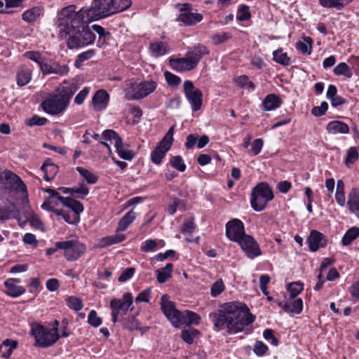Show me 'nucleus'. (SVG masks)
Instances as JSON below:
<instances>
[{
  "instance_id": "nucleus-15",
  "label": "nucleus",
  "mask_w": 359,
  "mask_h": 359,
  "mask_svg": "<svg viewBox=\"0 0 359 359\" xmlns=\"http://www.w3.org/2000/svg\"><path fill=\"white\" fill-rule=\"evenodd\" d=\"M243 223L238 219H233L226 224V236L231 241L238 243L245 236Z\"/></svg>"
},
{
  "instance_id": "nucleus-64",
  "label": "nucleus",
  "mask_w": 359,
  "mask_h": 359,
  "mask_svg": "<svg viewBox=\"0 0 359 359\" xmlns=\"http://www.w3.org/2000/svg\"><path fill=\"white\" fill-rule=\"evenodd\" d=\"M135 273V269L134 268H127L124 269L120 276L118 277V281L119 282H126L130 278H132V276Z\"/></svg>"
},
{
  "instance_id": "nucleus-59",
  "label": "nucleus",
  "mask_w": 359,
  "mask_h": 359,
  "mask_svg": "<svg viewBox=\"0 0 359 359\" xmlns=\"http://www.w3.org/2000/svg\"><path fill=\"white\" fill-rule=\"evenodd\" d=\"M53 74L60 76L67 75L69 72V67L66 65H60L57 62L53 63Z\"/></svg>"
},
{
  "instance_id": "nucleus-24",
  "label": "nucleus",
  "mask_w": 359,
  "mask_h": 359,
  "mask_svg": "<svg viewBox=\"0 0 359 359\" xmlns=\"http://www.w3.org/2000/svg\"><path fill=\"white\" fill-rule=\"evenodd\" d=\"M347 205L349 210L359 217V191L353 188L348 195Z\"/></svg>"
},
{
  "instance_id": "nucleus-57",
  "label": "nucleus",
  "mask_w": 359,
  "mask_h": 359,
  "mask_svg": "<svg viewBox=\"0 0 359 359\" xmlns=\"http://www.w3.org/2000/svg\"><path fill=\"white\" fill-rule=\"evenodd\" d=\"M164 76L166 81L170 86H178L181 82L180 78L171 72H165Z\"/></svg>"
},
{
  "instance_id": "nucleus-11",
  "label": "nucleus",
  "mask_w": 359,
  "mask_h": 359,
  "mask_svg": "<svg viewBox=\"0 0 359 359\" xmlns=\"http://www.w3.org/2000/svg\"><path fill=\"white\" fill-rule=\"evenodd\" d=\"M133 302V296L130 292L125 293L121 299L114 298L111 300V320L114 323L118 321V316H124L127 313Z\"/></svg>"
},
{
  "instance_id": "nucleus-38",
  "label": "nucleus",
  "mask_w": 359,
  "mask_h": 359,
  "mask_svg": "<svg viewBox=\"0 0 359 359\" xmlns=\"http://www.w3.org/2000/svg\"><path fill=\"white\" fill-rule=\"evenodd\" d=\"M41 15V10L39 8L34 7L25 11L22 15V19L28 22H32L35 21L37 18H39Z\"/></svg>"
},
{
  "instance_id": "nucleus-8",
  "label": "nucleus",
  "mask_w": 359,
  "mask_h": 359,
  "mask_svg": "<svg viewBox=\"0 0 359 359\" xmlns=\"http://www.w3.org/2000/svg\"><path fill=\"white\" fill-rule=\"evenodd\" d=\"M101 144L104 145L111 153L110 144H114L119 157L125 160H131L134 155L133 152L125 147L120 136L112 130H106L102 133Z\"/></svg>"
},
{
  "instance_id": "nucleus-62",
  "label": "nucleus",
  "mask_w": 359,
  "mask_h": 359,
  "mask_svg": "<svg viewBox=\"0 0 359 359\" xmlns=\"http://www.w3.org/2000/svg\"><path fill=\"white\" fill-rule=\"evenodd\" d=\"M72 191L78 194L80 198H83L88 194L89 189L85 184H80L78 187H73Z\"/></svg>"
},
{
  "instance_id": "nucleus-30",
  "label": "nucleus",
  "mask_w": 359,
  "mask_h": 359,
  "mask_svg": "<svg viewBox=\"0 0 359 359\" xmlns=\"http://www.w3.org/2000/svg\"><path fill=\"white\" fill-rule=\"evenodd\" d=\"M281 104V100L278 96L274 94L266 95L262 102V106L266 111H271L279 107Z\"/></svg>"
},
{
  "instance_id": "nucleus-51",
  "label": "nucleus",
  "mask_w": 359,
  "mask_h": 359,
  "mask_svg": "<svg viewBox=\"0 0 359 359\" xmlns=\"http://www.w3.org/2000/svg\"><path fill=\"white\" fill-rule=\"evenodd\" d=\"M358 158V152L355 147L349 148L347 151V156L345 160V163L347 166L353 164Z\"/></svg>"
},
{
  "instance_id": "nucleus-31",
  "label": "nucleus",
  "mask_w": 359,
  "mask_h": 359,
  "mask_svg": "<svg viewBox=\"0 0 359 359\" xmlns=\"http://www.w3.org/2000/svg\"><path fill=\"white\" fill-rule=\"evenodd\" d=\"M172 271L173 265L171 263H168L165 267L156 270V274L158 283H164L172 277Z\"/></svg>"
},
{
  "instance_id": "nucleus-58",
  "label": "nucleus",
  "mask_w": 359,
  "mask_h": 359,
  "mask_svg": "<svg viewBox=\"0 0 359 359\" xmlns=\"http://www.w3.org/2000/svg\"><path fill=\"white\" fill-rule=\"evenodd\" d=\"M24 55L28 59L39 64V67H41V64L44 61L39 52L28 51L26 52Z\"/></svg>"
},
{
  "instance_id": "nucleus-6",
  "label": "nucleus",
  "mask_w": 359,
  "mask_h": 359,
  "mask_svg": "<svg viewBox=\"0 0 359 359\" xmlns=\"http://www.w3.org/2000/svg\"><path fill=\"white\" fill-rule=\"evenodd\" d=\"M86 21H94L114 14L113 0H94L91 8H81Z\"/></svg>"
},
{
  "instance_id": "nucleus-5",
  "label": "nucleus",
  "mask_w": 359,
  "mask_h": 359,
  "mask_svg": "<svg viewBox=\"0 0 359 359\" xmlns=\"http://www.w3.org/2000/svg\"><path fill=\"white\" fill-rule=\"evenodd\" d=\"M58 320L54 321L53 327L48 329L43 325L34 323L31 325V334L35 339V346L48 347L53 345L60 338L58 334Z\"/></svg>"
},
{
  "instance_id": "nucleus-13",
  "label": "nucleus",
  "mask_w": 359,
  "mask_h": 359,
  "mask_svg": "<svg viewBox=\"0 0 359 359\" xmlns=\"http://www.w3.org/2000/svg\"><path fill=\"white\" fill-rule=\"evenodd\" d=\"M180 6V14L177 18L178 22L186 26H193L203 20L201 13L193 12L189 4H183Z\"/></svg>"
},
{
  "instance_id": "nucleus-4",
  "label": "nucleus",
  "mask_w": 359,
  "mask_h": 359,
  "mask_svg": "<svg viewBox=\"0 0 359 359\" xmlns=\"http://www.w3.org/2000/svg\"><path fill=\"white\" fill-rule=\"evenodd\" d=\"M75 91L74 86L62 87L58 93L50 95L42 102V109L45 112L51 115L62 113L67 107Z\"/></svg>"
},
{
  "instance_id": "nucleus-23",
  "label": "nucleus",
  "mask_w": 359,
  "mask_h": 359,
  "mask_svg": "<svg viewBox=\"0 0 359 359\" xmlns=\"http://www.w3.org/2000/svg\"><path fill=\"white\" fill-rule=\"evenodd\" d=\"M326 130L328 133L332 135L337 134H348L349 133V127L344 122L340 121H332L327 123Z\"/></svg>"
},
{
  "instance_id": "nucleus-18",
  "label": "nucleus",
  "mask_w": 359,
  "mask_h": 359,
  "mask_svg": "<svg viewBox=\"0 0 359 359\" xmlns=\"http://www.w3.org/2000/svg\"><path fill=\"white\" fill-rule=\"evenodd\" d=\"M109 95L105 90H98L92 98V105L95 111H103L108 105Z\"/></svg>"
},
{
  "instance_id": "nucleus-35",
  "label": "nucleus",
  "mask_w": 359,
  "mask_h": 359,
  "mask_svg": "<svg viewBox=\"0 0 359 359\" xmlns=\"http://www.w3.org/2000/svg\"><path fill=\"white\" fill-rule=\"evenodd\" d=\"M312 39L309 36L303 37L302 41H299L296 43V48L302 54L309 55L312 48Z\"/></svg>"
},
{
  "instance_id": "nucleus-26",
  "label": "nucleus",
  "mask_w": 359,
  "mask_h": 359,
  "mask_svg": "<svg viewBox=\"0 0 359 359\" xmlns=\"http://www.w3.org/2000/svg\"><path fill=\"white\" fill-rule=\"evenodd\" d=\"M149 50L153 57H158L167 54L169 52V48L165 43L156 41L150 43Z\"/></svg>"
},
{
  "instance_id": "nucleus-29",
  "label": "nucleus",
  "mask_w": 359,
  "mask_h": 359,
  "mask_svg": "<svg viewBox=\"0 0 359 359\" xmlns=\"http://www.w3.org/2000/svg\"><path fill=\"white\" fill-rule=\"evenodd\" d=\"M138 83L140 93V96H141V99L147 97L153 93L157 87L156 82L152 80L143 81Z\"/></svg>"
},
{
  "instance_id": "nucleus-27",
  "label": "nucleus",
  "mask_w": 359,
  "mask_h": 359,
  "mask_svg": "<svg viewBox=\"0 0 359 359\" xmlns=\"http://www.w3.org/2000/svg\"><path fill=\"white\" fill-rule=\"evenodd\" d=\"M60 202L62 205L70 208L76 215H79L83 211V205L78 201L69 197H60Z\"/></svg>"
},
{
  "instance_id": "nucleus-12",
  "label": "nucleus",
  "mask_w": 359,
  "mask_h": 359,
  "mask_svg": "<svg viewBox=\"0 0 359 359\" xmlns=\"http://www.w3.org/2000/svg\"><path fill=\"white\" fill-rule=\"evenodd\" d=\"M184 93L186 98L191 105L193 111L199 110L202 106V92L194 87L191 81H185L183 84Z\"/></svg>"
},
{
  "instance_id": "nucleus-37",
  "label": "nucleus",
  "mask_w": 359,
  "mask_h": 359,
  "mask_svg": "<svg viewBox=\"0 0 359 359\" xmlns=\"http://www.w3.org/2000/svg\"><path fill=\"white\" fill-rule=\"evenodd\" d=\"M334 74L337 76H344L350 79L352 77L353 73L350 67L346 62H340L334 68Z\"/></svg>"
},
{
  "instance_id": "nucleus-53",
  "label": "nucleus",
  "mask_w": 359,
  "mask_h": 359,
  "mask_svg": "<svg viewBox=\"0 0 359 359\" xmlns=\"http://www.w3.org/2000/svg\"><path fill=\"white\" fill-rule=\"evenodd\" d=\"M263 140L262 139H256L252 144L249 153L252 156H256L260 153L263 147Z\"/></svg>"
},
{
  "instance_id": "nucleus-28",
  "label": "nucleus",
  "mask_w": 359,
  "mask_h": 359,
  "mask_svg": "<svg viewBox=\"0 0 359 359\" xmlns=\"http://www.w3.org/2000/svg\"><path fill=\"white\" fill-rule=\"evenodd\" d=\"M44 173V179L47 182H50L58 172L59 168L50 161H46L41 168Z\"/></svg>"
},
{
  "instance_id": "nucleus-41",
  "label": "nucleus",
  "mask_w": 359,
  "mask_h": 359,
  "mask_svg": "<svg viewBox=\"0 0 359 359\" xmlns=\"http://www.w3.org/2000/svg\"><path fill=\"white\" fill-rule=\"evenodd\" d=\"M319 4L324 8L340 10L344 6V0H319Z\"/></svg>"
},
{
  "instance_id": "nucleus-2",
  "label": "nucleus",
  "mask_w": 359,
  "mask_h": 359,
  "mask_svg": "<svg viewBox=\"0 0 359 359\" xmlns=\"http://www.w3.org/2000/svg\"><path fill=\"white\" fill-rule=\"evenodd\" d=\"M215 327L233 334L242 332L255 321L248 307L240 302H229L221 305L217 311L209 314Z\"/></svg>"
},
{
  "instance_id": "nucleus-48",
  "label": "nucleus",
  "mask_w": 359,
  "mask_h": 359,
  "mask_svg": "<svg viewBox=\"0 0 359 359\" xmlns=\"http://www.w3.org/2000/svg\"><path fill=\"white\" fill-rule=\"evenodd\" d=\"M170 163L172 167L180 172H184L187 168L182 158L180 156H175L170 158Z\"/></svg>"
},
{
  "instance_id": "nucleus-46",
  "label": "nucleus",
  "mask_w": 359,
  "mask_h": 359,
  "mask_svg": "<svg viewBox=\"0 0 359 359\" xmlns=\"http://www.w3.org/2000/svg\"><path fill=\"white\" fill-rule=\"evenodd\" d=\"M132 4L130 0H113L114 13L123 11Z\"/></svg>"
},
{
  "instance_id": "nucleus-20",
  "label": "nucleus",
  "mask_w": 359,
  "mask_h": 359,
  "mask_svg": "<svg viewBox=\"0 0 359 359\" xmlns=\"http://www.w3.org/2000/svg\"><path fill=\"white\" fill-rule=\"evenodd\" d=\"M278 306L281 307L284 311L291 315H297L302 313L303 310V301L300 298L292 299L285 302H280Z\"/></svg>"
},
{
  "instance_id": "nucleus-60",
  "label": "nucleus",
  "mask_w": 359,
  "mask_h": 359,
  "mask_svg": "<svg viewBox=\"0 0 359 359\" xmlns=\"http://www.w3.org/2000/svg\"><path fill=\"white\" fill-rule=\"evenodd\" d=\"M157 243L155 240L149 239L145 241L141 245V250L143 252H150L156 249Z\"/></svg>"
},
{
  "instance_id": "nucleus-34",
  "label": "nucleus",
  "mask_w": 359,
  "mask_h": 359,
  "mask_svg": "<svg viewBox=\"0 0 359 359\" xmlns=\"http://www.w3.org/2000/svg\"><path fill=\"white\" fill-rule=\"evenodd\" d=\"M273 60L285 67L289 66L291 64V60L287 56L286 53H284L282 48L278 49L273 52Z\"/></svg>"
},
{
  "instance_id": "nucleus-39",
  "label": "nucleus",
  "mask_w": 359,
  "mask_h": 359,
  "mask_svg": "<svg viewBox=\"0 0 359 359\" xmlns=\"http://www.w3.org/2000/svg\"><path fill=\"white\" fill-rule=\"evenodd\" d=\"M359 236V228L352 227L349 229L342 238V244L344 245H349Z\"/></svg>"
},
{
  "instance_id": "nucleus-7",
  "label": "nucleus",
  "mask_w": 359,
  "mask_h": 359,
  "mask_svg": "<svg viewBox=\"0 0 359 359\" xmlns=\"http://www.w3.org/2000/svg\"><path fill=\"white\" fill-rule=\"evenodd\" d=\"M273 198L272 190L266 183H259L252 191L250 203L254 210H263L267 203Z\"/></svg>"
},
{
  "instance_id": "nucleus-47",
  "label": "nucleus",
  "mask_w": 359,
  "mask_h": 359,
  "mask_svg": "<svg viewBox=\"0 0 359 359\" xmlns=\"http://www.w3.org/2000/svg\"><path fill=\"white\" fill-rule=\"evenodd\" d=\"M177 209L184 210V205L182 201L177 198H174L172 199L171 203L168 207V212L170 215H174Z\"/></svg>"
},
{
  "instance_id": "nucleus-32",
  "label": "nucleus",
  "mask_w": 359,
  "mask_h": 359,
  "mask_svg": "<svg viewBox=\"0 0 359 359\" xmlns=\"http://www.w3.org/2000/svg\"><path fill=\"white\" fill-rule=\"evenodd\" d=\"M136 213L131 210L126 215H124L118 222L117 231H123L127 229L128 226L135 220Z\"/></svg>"
},
{
  "instance_id": "nucleus-40",
  "label": "nucleus",
  "mask_w": 359,
  "mask_h": 359,
  "mask_svg": "<svg viewBox=\"0 0 359 359\" xmlns=\"http://www.w3.org/2000/svg\"><path fill=\"white\" fill-rule=\"evenodd\" d=\"M304 290V285L299 281L294 282L287 285V290L292 299L295 298Z\"/></svg>"
},
{
  "instance_id": "nucleus-52",
  "label": "nucleus",
  "mask_w": 359,
  "mask_h": 359,
  "mask_svg": "<svg viewBox=\"0 0 359 359\" xmlns=\"http://www.w3.org/2000/svg\"><path fill=\"white\" fill-rule=\"evenodd\" d=\"M224 285L222 280H218L211 287L210 294L212 297H217L224 290Z\"/></svg>"
},
{
  "instance_id": "nucleus-25",
  "label": "nucleus",
  "mask_w": 359,
  "mask_h": 359,
  "mask_svg": "<svg viewBox=\"0 0 359 359\" xmlns=\"http://www.w3.org/2000/svg\"><path fill=\"white\" fill-rule=\"evenodd\" d=\"M125 97L128 100H141L140 96L139 83L130 81L127 83V86L124 90Z\"/></svg>"
},
{
  "instance_id": "nucleus-49",
  "label": "nucleus",
  "mask_w": 359,
  "mask_h": 359,
  "mask_svg": "<svg viewBox=\"0 0 359 359\" xmlns=\"http://www.w3.org/2000/svg\"><path fill=\"white\" fill-rule=\"evenodd\" d=\"M66 301L68 306L73 310L79 311L83 308L82 301L78 297H69L67 298Z\"/></svg>"
},
{
  "instance_id": "nucleus-63",
  "label": "nucleus",
  "mask_w": 359,
  "mask_h": 359,
  "mask_svg": "<svg viewBox=\"0 0 359 359\" xmlns=\"http://www.w3.org/2000/svg\"><path fill=\"white\" fill-rule=\"evenodd\" d=\"M47 118L44 117H40L38 116H34L32 118H30L27 124L29 126H43L47 123Z\"/></svg>"
},
{
  "instance_id": "nucleus-17",
  "label": "nucleus",
  "mask_w": 359,
  "mask_h": 359,
  "mask_svg": "<svg viewBox=\"0 0 359 359\" xmlns=\"http://www.w3.org/2000/svg\"><path fill=\"white\" fill-rule=\"evenodd\" d=\"M307 241L309 245V249L312 252H316L319 248H324L327 245L325 236L317 230H312L310 232Z\"/></svg>"
},
{
  "instance_id": "nucleus-55",
  "label": "nucleus",
  "mask_w": 359,
  "mask_h": 359,
  "mask_svg": "<svg viewBox=\"0 0 359 359\" xmlns=\"http://www.w3.org/2000/svg\"><path fill=\"white\" fill-rule=\"evenodd\" d=\"M253 351L257 356H262L268 351V347L262 341H257L254 345Z\"/></svg>"
},
{
  "instance_id": "nucleus-54",
  "label": "nucleus",
  "mask_w": 359,
  "mask_h": 359,
  "mask_svg": "<svg viewBox=\"0 0 359 359\" xmlns=\"http://www.w3.org/2000/svg\"><path fill=\"white\" fill-rule=\"evenodd\" d=\"M88 322L90 325L93 327H98L102 324V319L99 316H97L95 311H91L88 316Z\"/></svg>"
},
{
  "instance_id": "nucleus-22",
  "label": "nucleus",
  "mask_w": 359,
  "mask_h": 359,
  "mask_svg": "<svg viewBox=\"0 0 359 359\" xmlns=\"http://www.w3.org/2000/svg\"><path fill=\"white\" fill-rule=\"evenodd\" d=\"M210 51L208 48L202 44H198L194 46L191 50L187 53L196 66H197L204 55H208Z\"/></svg>"
},
{
  "instance_id": "nucleus-44",
  "label": "nucleus",
  "mask_w": 359,
  "mask_h": 359,
  "mask_svg": "<svg viewBox=\"0 0 359 359\" xmlns=\"http://www.w3.org/2000/svg\"><path fill=\"white\" fill-rule=\"evenodd\" d=\"M18 346V342L16 341L6 339L3 341V343L0 345V348H3L4 346L8 347V349L6 353H3L2 357L4 358H8L13 353V351Z\"/></svg>"
},
{
  "instance_id": "nucleus-3",
  "label": "nucleus",
  "mask_w": 359,
  "mask_h": 359,
  "mask_svg": "<svg viewBox=\"0 0 359 359\" xmlns=\"http://www.w3.org/2000/svg\"><path fill=\"white\" fill-rule=\"evenodd\" d=\"M161 309L167 319L176 328L182 325H198L201 320L200 316L193 311L186 310L181 312L177 310L175 303L169 299L167 294H163L161 297Z\"/></svg>"
},
{
  "instance_id": "nucleus-9",
  "label": "nucleus",
  "mask_w": 359,
  "mask_h": 359,
  "mask_svg": "<svg viewBox=\"0 0 359 359\" xmlns=\"http://www.w3.org/2000/svg\"><path fill=\"white\" fill-rule=\"evenodd\" d=\"M57 247L63 250V256L69 262L79 259L86 250V245L77 239L58 241Z\"/></svg>"
},
{
  "instance_id": "nucleus-10",
  "label": "nucleus",
  "mask_w": 359,
  "mask_h": 359,
  "mask_svg": "<svg viewBox=\"0 0 359 359\" xmlns=\"http://www.w3.org/2000/svg\"><path fill=\"white\" fill-rule=\"evenodd\" d=\"M174 126L170 128L165 135L151 153V160L156 165H160L173 142Z\"/></svg>"
},
{
  "instance_id": "nucleus-61",
  "label": "nucleus",
  "mask_w": 359,
  "mask_h": 359,
  "mask_svg": "<svg viewBox=\"0 0 359 359\" xmlns=\"http://www.w3.org/2000/svg\"><path fill=\"white\" fill-rule=\"evenodd\" d=\"M89 92L90 88L88 87L83 88L75 97L74 102L76 104H81L89 94Z\"/></svg>"
},
{
  "instance_id": "nucleus-1",
  "label": "nucleus",
  "mask_w": 359,
  "mask_h": 359,
  "mask_svg": "<svg viewBox=\"0 0 359 359\" xmlns=\"http://www.w3.org/2000/svg\"><path fill=\"white\" fill-rule=\"evenodd\" d=\"M57 25L59 35L67 37V45L70 49L79 48L94 43L95 35L86 25L83 11H76L75 5L63 8L57 14Z\"/></svg>"
},
{
  "instance_id": "nucleus-14",
  "label": "nucleus",
  "mask_w": 359,
  "mask_h": 359,
  "mask_svg": "<svg viewBox=\"0 0 359 359\" xmlns=\"http://www.w3.org/2000/svg\"><path fill=\"white\" fill-rule=\"evenodd\" d=\"M237 243L240 245L245 255L250 259H254L262 254L259 244L250 235L246 234Z\"/></svg>"
},
{
  "instance_id": "nucleus-19",
  "label": "nucleus",
  "mask_w": 359,
  "mask_h": 359,
  "mask_svg": "<svg viewBox=\"0 0 359 359\" xmlns=\"http://www.w3.org/2000/svg\"><path fill=\"white\" fill-rule=\"evenodd\" d=\"M170 65L178 72L190 71L196 67L187 54L180 59H170Z\"/></svg>"
},
{
  "instance_id": "nucleus-21",
  "label": "nucleus",
  "mask_w": 359,
  "mask_h": 359,
  "mask_svg": "<svg viewBox=\"0 0 359 359\" xmlns=\"http://www.w3.org/2000/svg\"><path fill=\"white\" fill-rule=\"evenodd\" d=\"M20 280L18 278H9L5 283L6 294L12 297H18L25 292V288L18 285Z\"/></svg>"
},
{
  "instance_id": "nucleus-56",
  "label": "nucleus",
  "mask_w": 359,
  "mask_h": 359,
  "mask_svg": "<svg viewBox=\"0 0 359 359\" xmlns=\"http://www.w3.org/2000/svg\"><path fill=\"white\" fill-rule=\"evenodd\" d=\"M328 109V104L326 102H321L319 107H314L311 110V114L315 116H320L325 114Z\"/></svg>"
},
{
  "instance_id": "nucleus-50",
  "label": "nucleus",
  "mask_w": 359,
  "mask_h": 359,
  "mask_svg": "<svg viewBox=\"0 0 359 359\" xmlns=\"http://www.w3.org/2000/svg\"><path fill=\"white\" fill-rule=\"evenodd\" d=\"M57 201L48 198L41 205L42 208L50 212H53L55 215H60L62 213V210L55 208Z\"/></svg>"
},
{
  "instance_id": "nucleus-43",
  "label": "nucleus",
  "mask_w": 359,
  "mask_h": 359,
  "mask_svg": "<svg viewBox=\"0 0 359 359\" xmlns=\"http://www.w3.org/2000/svg\"><path fill=\"white\" fill-rule=\"evenodd\" d=\"M199 334V332L196 329L184 330L182 332L181 337L182 339L187 344H191L194 337Z\"/></svg>"
},
{
  "instance_id": "nucleus-36",
  "label": "nucleus",
  "mask_w": 359,
  "mask_h": 359,
  "mask_svg": "<svg viewBox=\"0 0 359 359\" xmlns=\"http://www.w3.org/2000/svg\"><path fill=\"white\" fill-rule=\"evenodd\" d=\"M32 79V72L28 69H22L17 74V84L19 86H26Z\"/></svg>"
},
{
  "instance_id": "nucleus-33",
  "label": "nucleus",
  "mask_w": 359,
  "mask_h": 359,
  "mask_svg": "<svg viewBox=\"0 0 359 359\" xmlns=\"http://www.w3.org/2000/svg\"><path fill=\"white\" fill-rule=\"evenodd\" d=\"M125 239L126 236L123 234H114L102 238L100 241L99 245L100 247L104 248L108 245L121 243Z\"/></svg>"
},
{
  "instance_id": "nucleus-16",
  "label": "nucleus",
  "mask_w": 359,
  "mask_h": 359,
  "mask_svg": "<svg viewBox=\"0 0 359 359\" xmlns=\"http://www.w3.org/2000/svg\"><path fill=\"white\" fill-rule=\"evenodd\" d=\"M4 179L16 193H20L22 197H27V186L16 174L10 170H6Z\"/></svg>"
},
{
  "instance_id": "nucleus-42",
  "label": "nucleus",
  "mask_w": 359,
  "mask_h": 359,
  "mask_svg": "<svg viewBox=\"0 0 359 359\" xmlns=\"http://www.w3.org/2000/svg\"><path fill=\"white\" fill-rule=\"evenodd\" d=\"M76 170L79 174L88 182L89 184H95L97 180V177L89 171L88 170L82 167H77Z\"/></svg>"
},
{
  "instance_id": "nucleus-45",
  "label": "nucleus",
  "mask_w": 359,
  "mask_h": 359,
  "mask_svg": "<svg viewBox=\"0 0 359 359\" xmlns=\"http://www.w3.org/2000/svg\"><path fill=\"white\" fill-rule=\"evenodd\" d=\"M95 53V51L93 49L88 50L87 51L83 52L80 53L75 61V66L76 67H80L82 65V63L90 59L94 56Z\"/></svg>"
}]
</instances>
